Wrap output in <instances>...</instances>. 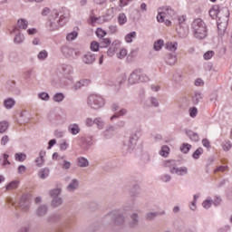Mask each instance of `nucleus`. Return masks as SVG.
Returning a JSON list of instances; mask_svg holds the SVG:
<instances>
[{"label": "nucleus", "mask_w": 232, "mask_h": 232, "mask_svg": "<svg viewBox=\"0 0 232 232\" xmlns=\"http://www.w3.org/2000/svg\"><path fill=\"white\" fill-rule=\"evenodd\" d=\"M126 55H128V50L125 48H121L119 53H117L118 59H124Z\"/></svg>", "instance_id": "obj_53"}, {"label": "nucleus", "mask_w": 232, "mask_h": 232, "mask_svg": "<svg viewBox=\"0 0 232 232\" xmlns=\"http://www.w3.org/2000/svg\"><path fill=\"white\" fill-rule=\"evenodd\" d=\"M82 63H84V64H93V63H95V53L91 52L85 53L82 56Z\"/></svg>", "instance_id": "obj_15"}, {"label": "nucleus", "mask_w": 232, "mask_h": 232, "mask_svg": "<svg viewBox=\"0 0 232 232\" xmlns=\"http://www.w3.org/2000/svg\"><path fill=\"white\" fill-rule=\"evenodd\" d=\"M48 213V205L43 204L40 205L36 210H35V215L36 217H44Z\"/></svg>", "instance_id": "obj_16"}, {"label": "nucleus", "mask_w": 232, "mask_h": 232, "mask_svg": "<svg viewBox=\"0 0 232 232\" xmlns=\"http://www.w3.org/2000/svg\"><path fill=\"white\" fill-rule=\"evenodd\" d=\"M157 217H159V212H147L145 214V218L146 220H149V221L155 220Z\"/></svg>", "instance_id": "obj_41"}, {"label": "nucleus", "mask_w": 232, "mask_h": 232, "mask_svg": "<svg viewBox=\"0 0 232 232\" xmlns=\"http://www.w3.org/2000/svg\"><path fill=\"white\" fill-rule=\"evenodd\" d=\"M162 182H169L171 180V176L169 174H163L160 177Z\"/></svg>", "instance_id": "obj_63"}, {"label": "nucleus", "mask_w": 232, "mask_h": 232, "mask_svg": "<svg viewBox=\"0 0 232 232\" xmlns=\"http://www.w3.org/2000/svg\"><path fill=\"white\" fill-rule=\"evenodd\" d=\"M9 126L10 124L8 123V121H0V133H6Z\"/></svg>", "instance_id": "obj_42"}, {"label": "nucleus", "mask_w": 232, "mask_h": 232, "mask_svg": "<svg viewBox=\"0 0 232 232\" xmlns=\"http://www.w3.org/2000/svg\"><path fill=\"white\" fill-rule=\"evenodd\" d=\"M186 135L190 139V140H193V142H198V140H200L198 134L193 130H187Z\"/></svg>", "instance_id": "obj_24"}, {"label": "nucleus", "mask_w": 232, "mask_h": 232, "mask_svg": "<svg viewBox=\"0 0 232 232\" xmlns=\"http://www.w3.org/2000/svg\"><path fill=\"white\" fill-rule=\"evenodd\" d=\"M94 124H96L98 130H102L105 126L104 121L101 117L94 119Z\"/></svg>", "instance_id": "obj_39"}, {"label": "nucleus", "mask_w": 232, "mask_h": 232, "mask_svg": "<svg viewBox=\"0 0 232 232\" xmlns=\"http://www.w3.org/2000/svg\"><path fill=\"white\" fill-rule=\"evenodd\" d=\"M221 146L225 152H228L232 148V142H230V140H224Z\"/></svg>", "instance_id": "obj_44"}, {"label": "nucleus", "mask_w": 232, "mask_h": 232, "mask_svg": "<svg viewBox=\"0 0 232 232\" xmlns=\"http://www.w3.org/2000/svg\"><path fill=\"white\" fill-rule=\"evenodd\" d=\"M202 101V92L196 91L194 94H192V103L198 104Z\"/></svg>", "instance_id": "obj_30"}, {"label": "nucleus", "mask_w": 232, "mask_h": 232, "mask_svg": "<svg viewBox=\"0 0 232 232\" xmlns=\"http://www.w3.org/2000/svg\"><path fill=\"white\" fill-rule=\"evenodd\" d=\"M214 50H208V53H205V60H210L214 56Z\"/></svg>", "instance_id": "obj_62"}, {"label": "nucleus", "mask_w": 232, "mask_h": 232, "mask_svg": "<svg viewBox=\"0 0 232 232\" xmlns=\"http://www.w3.org/2000/svg\"><path fill=\"white\" fill-rule=\"evenodd\" d=\"M125 115H128V109H121L119 111H117L111 117V121H113V119L124 117Z\"/></svg>", "instance_id": "obj_28"}, {"label": "nucleus", "mask_w": 232, "mask_h": 232, "mask_svg": "<svg viewBox=\"0 0 232 232\" xmlns=\"http://www.w3.org/2000/svg\"><path fill=\"white\" fill-rule=\"evenodd\" d=\"M213 204V200L211 198H207V200H205V208H211Z\"/></svg>", "instance_id": "obj_64"}, {"label": "nucleus", "mask_w": 232, "mask_h": 232, "mask_svg": "<svg viewBox=\"0 0 232 232\" xmlns=\"http://www.w3.org/2000/svg\"><path fill=\"white\" fill-rule=\"evenodd\" d=\"M161 12H160L157 15V21L159 23H164V19H168V17H171L175 19L176 13L171 7L166 5L160 8Z\"/></svg>", "instance_id": "obj_8"}, {"label": "nucleus", "mask_w": 232, "mask_h": 232, "mask_svg": "<svg viewBox=\"0 0 232 232\" xmlns=\"http://www.w3.org/2000/svg\"><path fill=\"white\" fill-rule=\"evenodd\" d=\"M82 150H90V147L93 145V138L92 136H85L81 138Z\"/></svg>", "instance_id": "obj_14"}, {"label": "nucleus", "mask_w": 232, "mask_h": 232, "mask_svg": "<svg viewBox=\"0 0 232 232\" xmlns=\"http://www.w3.org/2000/svg\"><path fill=\"white\" fill-rule=\"evenodd\" d=\"M8 142H10V138L7 135L3 136L0 141V144L2 146H6Z\"/></svg>", "instance_id": "obj_60"}, {"label": "nucleus", "mask_w": 232, "mask_h": 232, "mask_svg": "<svg viewBox=\"0 0 232 232\" xmlns=\"http://www.w3.org/2000/svg\"><path fill=\"white\" fill-rule=\"evenodd\" d=\"M47 57H48V51L46 50H43L37 54V59H39V61H44L45 59H47Z\"/></svg>", "instance_id": "obj_48"}, {"label": "nucleus", "mask_w": 232, "mask_h": 232, "mask_svg": "<svg viewBox=\"0 0 232 232\" xmlns=\"http://www.w3.org/2000/svg\"><path fill=\"white\" fill-rule=\"evenodd\" d=\"M19 206L23 211H28L30 209V195L29 194H24L20 198Z\"/></svg>", "instance_id": "obj_11"}, {"label": "nucleus", "mask_w": 232, "mask_h": 232, "mask_svg": "<svg viewBox=\"0 0 232 232\" xmlns=\"http://www.w3.org/2000/svg\"><path fill=\"white\" fill-rule=\"evenodd\" d=\"M212 18L218 17V30L219 34H224L228 26L230 12L228 8H220L218 4H215L209 10Z\"/></svg>", "instance_id": "obj_2"}, {"label": "nucleus", "mask_w": 232, "mask_h": 232, "mask_svg": "<svg viewBox=\"0 0 232 232\" xmlns=\"http://www.w3.org/2000/svg\"><path fill=\"white\" fill-rule=\"evenodd\" d=\"M19 188V180H13L5 186V191H12Z\"/></svg>", "instance_id": "obj_27"}, {"label": "nucleus", "mask_w": 232, "mask_h": 232, "mask_svg": "<svg viewBox=\"0 0 232 232\" xmlns=\"http://www.w3.org/2000/svg\"><path fill=\"white\" fill-rule=\"evenodd\" d=\"M162 46H164V41L163 40H158L154 43L153 48L156 50V52H160V50H162Z\"/></svg>", "instance_id": "obj_46"}, {"label": "nucleus", "mask_w": 232, "mask_h": 232, "mask_svg": "<svg viewBox=\"0 0 232 232\" xmlns=\"http://www.w3.org/2000/svg\"><path fill=\"white\" fill-rule=\"evenodd\" d=\"M110 131H115V127L113 125H108L106 127V130L103 131L104 137L108 138V133H110Z\"/></svg>", "instance_id": "obj_58"}, {"label": "nucleus", "mask_w": 232, "mask_h": 232, "mask_svg": "<svg viewBox=\"0 0 232 232\" xmlns=\"http://www.w3.org/2000/svg\"><path fill=\"white\" fill-rule=\"evenodd\" d=\"M164 168H169L170 173H173L177 168V160H169L163 162Z\"/></svg>", "instance_id": "obj_18"}, {"label": "nucleus", "mask_w": 232, "mask_h": 232, "mask_svg": "<svg viewBox=\"0 0 232 232\" xmlns=\"http://www.w3.org/2000/svg\"><path fill=\"white\" fill-rule=\"evenodd\" d=\"M140 137H142V131H140V130H137L132 132L127 142L124 144L125 150L128 151H133V150L137 148V142H139V139H140Z\"/></svg>", "instance_id": "obj_5"}, {"label": "nucleus", "mask_w": 232, "mask_h": 232, "mask_svg": "<svg viewBox=\"0 0 232 232\" xmlns=\"http://www.w3.org/2000/svg\"><path fill=\"white\" fill-rule=\"evenodd\" d=\"M77 162L80 168H88L90 166V161L84 157H79Z\"/></svg>", "instance_id": "obj_29"}, {"label": "nucleus", "mask_w": 232, "mask_h": 232, "mask_svg": "<svg viewBox=\"0 0 232 232\" xmlns=\"http://www.w3.org/2000/svg\"><path fill=\"white\" fill-rule=\"evenodd\" d=\"M203 153H204V149L198 148L197 150L193 152L192 157L197 160L200 159V155H202Z\"/></svg>", "instance_id": "obj_49"}, {"label": "nucleus", "mask_w": 232, "mask_h": 232, "mask_svg": "<svg viewBox=\"0 0 232 232\" xmlns=\"http://www.w3.org/2000/svg\"><path fill=\"white\" fill-rule=\"evenodd\" d=\"M14 159L18 162H24V160H26V154H24V153H16L14 155Z\"/></svg>", "instance_id": "obj_50"}, {"label": "nucleus", "mask_w": 232, "mask_h": 232, "mask_svg": "<svg viewBox=\"0 0 232 232\" xmlns=\"http://www.w3.org/2000/svg\"><path fill=\"white\" fill-rule=\"evenodd\" d=\"M160 155H161V157H168V155H169V147L166 145L162 146L160 151Z\"/></svg>", "instance_id": "obj_47"}, {"label": "nucleus", "mask_w": 232, "mask_h": 232, "mask_svg": "<svg viewBox=\"0 0 232 232\" xmlns=\"http://www.w3.org/2000/svg\"><path fill=\"white\" fill-rule=\"evenodd\" d=\"M130 227H136L139 226V214L133 213L130 215V221L129 222Z\"/></svg>", "instance_id": "obj_23"}, {"label": "nucleus", "mask_w": 232, "mask_h": 232, "mask_svg": "<svg viewBox=\"0 0 232 232\" xmlns=\"http://www.w3.org/2000/svg\"><path fill=\"white\" fill-rule=\"evenodd\" d=\"M118 23H119L120 26H122V25L126 24V23H128V17L126 16V14L121 13L118 15Z\"/></svg>", "instance_id": "obj_33"}, {"label": "nucleus", "mask_w": 232, "mask_h": 232, "mask_svg": "<svg viewBox=\"0 0 232 232\" xmlns=\"http://www.w3.org/2000/svg\"><path fill=\"white\" fill-rule=\"evenodd\" d=\"M192 30L194 37L202 41L204 39V21L201 18H197L192 23Z\"/></svg>", "instance_id": "obj_7"}, {"label": "nucleus", "mask_w": 232, "mask_h": 232, "mask_svg": "<svg viewBox=\"0 0 232 232\" xmlns=\"http://www.w3.org/2000/svg\"><path fill=\"white\" fill-rule=\"evenodd\" d=\"M76 37H79V33H77V31H72L66 35V41H75Z\"/></svg>", "instance_id": "obj_43"}, {"label": "nucleus", "mask_w": 232, "mask_h": 232, "mask_svg": "<svg viewBox=\"0 0 232 232\" xmlns=\"http://www.w3.org/2000/svg\"><path fill=\"white\" fill-rule=\"evenodd\" d=\"M150 102L151 106H154V108H159V106L160 105L159 103V99H157L155 97H150Z\"/></svg>", "instance_id": "obj_57"}, {"label": "nucleus", "mask_w": 232, "mask_h": 232, "mask_svg": "<svg viewBox=\"0 0 232 232\" xmlns=\"http://www.w3.org/2000/svg\"><path fill=\"white\" fill-rule=\"evenodd\" d=\"M17 26L21 28V30H26V28H28V20L24 18L18 19Z\"/></svg>", "instance_id": "obj_32"}, {"label": "nucleus", "mask_w": 232, "mask_h": 232, "mask_svg": "<svg viewBox=\"0 0 232 232\" xmlns=\"http://www.w3.org/2000/svg\"><path fill=\"white\" fill-rule=\"evenodd\" d=\"M44 157H46V151L41 150L39 152V157L34 160L37 168H43V166H44Z\"/></svg>", "instance_id": "obj_17"}, {"label": "nucleus", "mask_w": 232, "mask_h": 232, "mask_svg": "<svg viewBox=\"0 0 232 232\" xmlns=\"http://www.w3.org/2000/svg\"><path fill=\"white\" fill-rule=\"evenodd\" d=\"M129 83L138 84V82H150V76L142 72V69H136L129 76Z\"/></svg>", "instance_id": "obj_3"}, {"label": "nucleus", "mask_w": 232, "mask_h": 232, "mask_svg": "<svg viewBox=\"0 0 232 232\" xmlns=\"http://www.w3.org/2000/svg\"><path fill=\"white\" fill-rule=\"evenodd\" d=\"M165 62L169 66H173L177 63V55L173 53H167L165 56Z\"/></svg>", "instance_id": "obj_20"}, {"label": "nucleus", "mask_w": 232, "mask_h": 232, "mask_svg": "<svg viewBox=\"0 0 232 232\" xmlns=\"http://www.w3.org/2000/svg\"><path fill=\"white\" fill-rule=\"evenodd\" d=\"M79 188V180L77 179H72V181L67 186V191H70L71 193L73 192L75 189Z\"/></svg>", "instance_id": "obj_25"}, {"label": "nucleus", "mask_w": 232, "mask_h": 232, "mask_svg": "<svg viewBox=\"0 0 232 232\" xmlns=\"http://www.w3.org/2000/svg\"><path fill=\"white\" fill-rule=\"evenodd\" d=\"M38 98H40L41 101L47 102V101H50V94H48V92H43L38 93Z\"/></svg>", "instance_id": "obj_52"}, {"label": "nucleus", "mask_w": 232, "mask_h": 232, "mask_svg": "<svg viewBox=\"0 0 232 232\" xmlns=\"http://www.w3.org/2000/svg\"><path fill=\"white\" fill-rule=\"evenodd\" d=\"M63 205V198L58 197V198H53L51 206L53 208H59V206Z\"/></svg>", "instance_id": "obj_34"}, {"label": "nucleus", "mask_w": 232, "mask_h": 232, "mask_svg": "<svg viewBox=\"0 0 232 232\" xmlns=\"http://www.w3.org/2000/svg\"><path fill=\"white\" fill-rule=\"evenodd\" d=\"M59 195H61V188H53L50 191V197H52V198H58Z\"/></svg>", "instance_id": "obj_51"}, {"label": "nucleus", "mask_w": 232, "mask_h": 232, "mask_svg": "<svg viewBox=\"0 0 232 232\" xmlns=\"http://www.w3.org/2000/svg\"><path fill=\"white\" fill-rule=\"evenodd\" d=\"M38 176L40 177V179H42L43 180H44V179H48V177H50V169L48 168H43L39 170L38 172Z\"/></svg>", "instance_id": "obj_26"}, {"label": "nucleus", "mask_w": 232, "mask_h": 232, "mask_svg": "<svg viewBox=\"0 0 232 232\" xmlns=\"http://www.w3.org/2000/svg\"><path fill=\"white\" fill-rule=\"evenodd\" d=\"M110 44H111V40L110 38H101L100 40L101 48H108Z\"/></svg>", "instance_id": "obj_36"}, {"label": "nucleus", "mask_w": 232, "mask_h": 232, "mask_svg": "<svg viewBox=\"0 0 232 232\" xmlns=\"http://www.w3.org/2000/svg\"><path fill=\"white\" fill-rule=\"evenodd\" d=\"M107 218H112L116 226H121L123 222L126 221L124 214L121 213L119 210H114L109 213L107 215Z\"/></svg>", "instance_id": "obj_10"}, {"label": "nucleus", "mask_w": 232, "mask_h": 232, "mask_svg": "<svg viewBox=\"0 0 232 232\" xmlns=\"http://www.w3.org/2000/svg\"><path fill=\"white\" fill-rule=\"evenodd\" d=\"M53 101L54 102H63L64 101V94L63 92H57L53 95Z\"/></svg>", "instance_id": "obj_40"}, {"label": "nucleus", "mask_w": 232, "mask_h": 232, "mask_svg": "<svg viewBox=\"0 0 232 232\" xmlns=\"http://www.w3.org/2000/svg\"><path fill=\"white\" fill-rule=\"evenodd\" d=\"M14 44H23L24 43V34L19 33L14 38Z\"/></svg>", "instance_id": "obj_35"}, {"label": "nucleus", "mask_w": 232, "mask_h": 232, "mask_svg": "<svg viewBox=\"0 0 232 232\" xmlns=\"http://www.w3.org/2000/svg\"><path fill=\"white\" fill-rule=\"evenodd\" d=\"M175 23L177 24L176 30L180 37H188L189 31L188 29V24H186V15L174 17Z\"/></svg>", "instance_id": "obj_4"}, {"label": "nucleus", "mask_w": 232, "mask_h": 232, "mask_svg": "<svg viewBox=\"0 0 232 232\" xmlns=\"http://www.w3.org/2000/svg\"><path fill=\"white\" fill-rule=\"evenodd\" d=\"M177 46H179L177 42H169L166 44V48L169 50V52H177Z\"/></svg>", "instance_id": "obj_37"}, {"label": "nucleus", "mask_w": 232, "mask_h": 232, "mask_svg": "<svg viewBox=\"0 0 232 232\" xmlns=\"http://www.w3.org/2000/svg\"><path fill=\"white\" fill-rule=\"evenodd\" d=\"M188 113H189V117H191L192 119H195V117H197V113H198V110L197 109V107H191L188 110Z\"/></svg>", "instance_id": "obj_54"}, {"label": "nucleus", "mask_w": 232, "mask_h": 232, "mask_svg": "<svg viewBox=\"0 0 232 232\" xmlns=\"http://www.w3.org/2000/svg\"><path fill=\"white\" fill-rule=\"evenodd\" d=\"M87 104L92 110H101V108H103L104 104H106V102L102 96L92 94L88 97Z\"/></svg>", "instance_id": "obj_6"}, {"label": "nucleus", "mask_w": 232, "mask_h": 232, "mask_svg": "<svg viewBox=\"0 0 232 232\" xmlns=\"http://www.w3.org/2000/svg\"><path fill=\"white\" fill-rule=\"evenodd\" d=\"M48 14H50L48 17L49 28L52 31L59 30L61 26H64V24L68 23V15L63 11L53 10L50 13V8L44 7L41 12V15L44 17H46Z\"/></svg>", "instance_id": "obj_1"}, {"label": "nucleus", "mask_w": 232, "mask_h": 232, "mask_svg": "<svg viewBox=\"0 0 232 232\" xmlns=\"http://www.w3.org/2000/svg\"><path fill=\"white\" fill-rule=\"evenodd\" d=\"M68 131L71 135H79L81 133V127L77 123H71L68 126Z\"/></svg>", "instance_id": "obj_19"}, {"label": "nucleus", "mask_w": 232, "mask_h": 232, "mask_svg": "<svg viewBox=\"0 0 232 232\" xmlns=\"http://www.w3.org/2000/svg\"><path fill=\"white\" fill-rule=\"evenodd\" d=\"M88 84H90V80L78 81L76 83H74L73 90H81L82 86H88Z\"/></svg>", "instance_id": "obj_31"}, {"label": "nucleus", "mask_w": 232, "mask_h": 232, "mask_svg": "<svg viewBox=\"0 0 232 232\" xmlns=\"http://www.w3.org/2000/svg\"><path fill=\"white\" fill-rule=\"evenodd\" d=\"M61 52L66 59H77V57L81 56V51L66 45L62 47Z\"/></svg>", "instance_id": "obj_9"}, {"label": "nucleus", "mask_w": 232, "mask_h": 232, "mask_svg": "<svg viewBox=\"0 0 232 232\" xmlns=\"http://www.w3.org/2000/svg\"><path fill=\"white\" fill-rule=\"evenodd\" d=\"M137 38V32L133 31L129 33L126 36H125V41L126 43H133V39Z\"/></svg>", "instance_id": "obj_38"}, {"label": "nucleus", "mask_w": 232, "mask_h": 232, "mask_svg": "<svg viewBox=\"0 0 232 232\" xmlns=\"http://www.w3.org/2000/svg\"><path fill=\"white\" fill-rule=\"evenodd\" d=\"M120 48H121V41L115 40L109 47L107 51V55L109 57H113L117 50H119Z\"/></svg>", "instance_id": "obj_13"}, {"label": "nucleus", "mask_w": 232, "mask_h": 232, "mask_svg": "<svg viewBox=\"0 0 232 232\" xmlns=\"http://www.w3.org/2000/svg\"><path fill=\"white\" fill-rule=\"evenodd\" d=\"M51 82L53 86H56V84H59V82H61V78L57 74H54L51 78Z\"/></svg>", "instance_id": "obj_56"}, {"label": "nucleus", "mask_w": 232, "mask_h": 232, "mask_svg": "<svg viewBox=\"0 0 232 232\" xmlns=\"http://www.w3.org/2000/svg\"><path fill=\"white\" fill-rule=\"evenodd\" d=\"M61 70L66 79L69 81H73V77L71 75L73 73V67L70 64H62Z\"/></svg>", "instance_id": "obj_12"}, {"label": "nucleus", "mask_w": 232, "mask_h": 232, "mask_svg": "<svg viewBox=\"0 0 232 232\" xmlns=\"http://www.w3.org/2000/svg\"><path fill=\"white\" fill-rule=\"evenodd\" d=\"M99 48H101V44H99L96 41L92 42V44H91V50L92 52H99Z\"/></svg>", "instance_id": "obj_55"}, {"label": "nucleus", "mask_w": 232, "mask_h": 232, "mask_svg": "<svg viewBox=\"0 0 232 232\" xmlns=\"http://www.w3.org/2000/svg\"><path fill=\"white\" fill-rule=\"evenodd\" d=\"M172 175H179V177H184V175H188V168L187 167H176Z\"/></svg>", "instance_id": "obj_21"}, {"label": "nucleus", "mask_w": 232, "mask_h": 232, "mask_svg": "<svg viewBox=\"0 0 232 232\" xmlns=\"http://www.w3.org/2000/svg\"><path fill=\"white\" fill-rule=\"evenodd\" d=\"M93 124H95V120H93L92 118H87L85 120V125L88 126V128H92V126H93Z\"/></svg>", "instance_id": "obj_61"}, {"label": "nucleus", "mask_w": 232, "mask_h": 232, "mask_svg": "<svg viewBox=\"0 0 232 232\" xmlns=\"http://www.w3.org/2000/svg\"><path fill=\"white\" fill-rule=\"evenodd\" d=\"M15 106V100L14 98H7L4 101V108L5 110H12Z\"/></svg>", "instance_id": "obj_22"}, {"label": "nucleus", "mask_w": 232, "mask_h": 232, "mask_svg": "<svg viewBox=\"0 0 232 232\" xmlns=\"http://www.w3.org/2000/svg\"><path fill=\"white\" fill-rule=\"evenodd\" d=\"M179 150H180L181 153H188L189 150H191V144H189V143H183L180 146Z\"/></svg>", "instance_id": "obj_45"}, {"label": "nucleus", "mask_w": 232, "mask_h": 232, "mask_svg": "<svg viewBox=\"0 0 232 232\" xmlns=\"http://www.w3.org/2000/svg\"><path fill=\"white\" fill-rule=\"evenodd\" d=\"M96 35H97V37H99L100 39H102V38H104V36L106 35V31L98 28V29L96 30Z\"/></svg>", "instance_id": "obj_59"}]
</instances>
